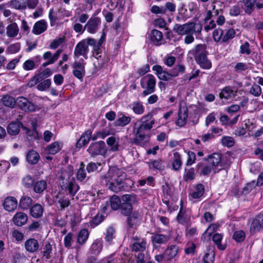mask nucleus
<instances>
[{"label": "nucleus", "instance_id": "f257e3e1", "mask_svg": "<svg viewBox=\"0 0 263 263\" xmlns=\"http://www.w3.org/2000/svg\"><path fill=\"white\" fill-rule=\"evenodd\" d=\"M126 173L121 168L116 166L110 167L107 173L101 177V182L115 193L125 191Z\"/></svg>", "mask_w": 263, "mask_h": 263}, {"label": "nucleus", "instance_id": "f03ea898", "mask_svg": "<svg viewBox=\"0 0 263 263\" xmlns=\"http://www.w3.org/2000/svg\"><path fill=\"white\" fill-rule=\"evenodd\" d=\"M72 175L71 167L69 166L68 170L64 171L61 176L62 180L61 188L63 190L67 192L68 194L71 197H73L80 189L74 178L72 177Z\"/></svg>", "mask_w": 263, "mask_h": 263}, {"label": "nucleus", "instance_id": "7ed1b4c3", "mask_svg": "<svg viewBox=\"0 0 263 263\" xmlns=\"http://www.w3.org/2000/svg\"><path fill=\"white\" fill-rule=\"evenodd\" d=\"M103 42L102 37L98 42L92 38H87L81 41L77 44L75 47L74 51V56L78 58L82 55L85 59H87L88 52V45L92 46L95 49H97L99 46H101Z\"/></svg>", "mask_w": 263, "mask_h": 263}, {"label": "nucleus", "instance_id": "20e7f679", "mask_svg": "<svg viewBox=\"0 0 263 263\" xmlns=\"http://www.w3.org/2000/svg\"><path fill=\"white\" fill-rule=\"evenodd\" d=\"M148 126L139 122L135 124L134 133L135 135L134 143L141 146H144L149 142L150 136L146 132L151 130Z\"/></svg>", "mask_w": 263, "mask_h": 263}, {"label": "nucleus", "instance_id": "39448f33", "mask_svg": "<svg viewBox=\"0 0 263 263\" xmlns=\"http://www.w3.org/2000/svg\"><path fill=\"white\" fill-rule=\"evenodd\" d=\"M129 247L133 252H143L147 247L146 239L135 232L129 236Z\"/></svg>", "mask_w": 263, "mask_h": 263}, {"label": "nucleus", "instance_id": "423d86ee", "mask_svg": "<svg viewBox=\"0 0 263 263\" xmlns=\"http://www.w3.org/2000/svg\"><path fill=\"white\" fill-rule=\"evenodd\" d=\"M207 161L212 165V170L214 174H216L230 166L229 163H223L220 154L218 153H213L209 155L207 158Z\"/></svg>", "mask_w": 263, "mask_h": 263}, {"label": "nucleus", "instance_id": "0eeeda50", "mask_svg": "<svg viewBox=\"0 0 263 263\" xmlns=\"http://www.w3.org/2000/svg\"><path fill=\"white\" fill-rule=\"evenodd\" d=\"M156 79L152 74H147L143 77L140 81L142 88L145 89L142 92L143 96H146L155 91L156 86Z\"/></svg>", "mask_w": 263, "mask_h": 263}, {"label": "nucleus", "instance_id": "6e6552de", "mask_svg": "<svg viewBox=\"0 0 263 263\" xmlns=\"http://www.w3.org/2000/svg\"><path fill=\"white\" fill-rule=\"evenodd\" d=\"M87 151L92 157L104 155L106 152V144L103 141L92 142L89 146Z\"/></svg>", "mask_w": 263, "mask_h": 263}, {"label": "nucleus", "instance_id": "1a4fd4ad", "mask_svg": "<svg viewBox=\"0 0 263 263\" xmlns=\"http://www.w3.org/2000/svg\"><path fill=\"white\" fill-rule=\"evenodd\" d=\"M16 105L21 110L26 112H33L36 109L35 105L24 97L17 98Z\"/></svg>", "mask_w": 263, "mask_h": 263}, {"label": "nucleus", "instance_id": "9d476101", "mask_svg": "<svg viewBox=\"0 0 263 263\" xmlns=\"http://www.w3.org/2000/svg\"><path fill=\"white\" fill-rule=\"evenodd\" d=\"M85 64L83 60L75 62L72 64V73L75 77L80 80H82L85 76Z\"/></svg>", "mask_w": 263, "mask_h": 263}, {"label": "nucleus", "instance_id": "9b49d317", "mask_svg": "<svg viewBox=\"0 0 263 263\" xmlns=\"http://www.w3.org/2000/svg\"><path fill=\"white\" fill-rule=\"evenodd\" d=\"M101 25V19L98 17H91L85 25V28L91 34L97 32Z\"/></svg>", "mask_w": 263, "mask_h": 263}, {"label": "nucleus", "instance_id": "f8f14e48", "mask_svg": "<svg viewBox=\"0 0 263 263\" xmlns=\"http://www.w3.org/2000/svg\"><path fill=\"white\" fill-rule=\"evenodd\" d=\"M263 228V213L257 215L252 220L250 228L251 233L254 234Z\"/></svg>", "mask_w": 263, "mask_h": 263}, {"label": "nucleus", "instance_id": "ddd939ff", "mask_svg": "<svg viewBox=\"0 0 263 263\" xmlns=\"http://www.w3.org/2000/svg\"><path fill=\"white\" fill-rule=\"evenodd\" d=\"M127 216V222L129 228H136L142 220L141 214L138 211H134Z\"/></svg>", "mask_w": 263, "mask_h": 263}, {"label": "nucleus", "instance_id": "4468645a", "mask_svg": "<svg viewBox=\"0 0 263 263\" xmlns=\"http://www.w3.org/2000/svg\"><path fill=\"white\" fill-rule=\"evenodd\" d=\"M25 250L29 253H34L39 249L40 245L37 240L35 238H29L24 243Z\"/></svg>", "mask_w": 263, "mask_h": 263}, {"label": "nucleus", "instance_id": "2eb2a0df", "mask_svg": "<svg viewBox=\"0 0 263 263\" xmlns=\"http://www.w3.org/2000/svg\"><path fill=\"white\" fill-rule=\"evenodd\" d=\"M153 70L160 80L169 81L172 78L170 73L164 70L162 67L159 65H155L153 67Z\"/></svg>", "mask_w": 263, "mask_h": 263}, {"label": "nucleus", "instance_id": "dca6fc26", "mask_svg": "<svg viewBox=\"0 0 263 263\" xmlns=\"http://www.w3.org/2000/svg\"><path fill=\"white\" fill-rule=\"evenodd\" d=\"M188 117V109L186 107H180L178 112V119L176 121V124L182 127L185 125Z\"/></svg>", "mask_w": 263, "mask_h": 263}, {"label": "nucleus", "instance_id": "f3484780", "mask_svg": "<svg viewBox=\"0 0 263 263\" xmlns=\"http://www.w3.org/2000/svg\"><path fill=\"white\" fill-rule=\"evenodd\" d=\"M173 30L177 34L181 35L190 34L191 33V22L183 25L175 24Z\"/></svg>", "mask_w": 263, "mask_h": 263}, {"label": "nucleus", "instance_id": "a211bd4d", "mask_svg": "<svg viewBox=\"0 0 263 263\" xmlns=\"http://www.w3.org/2000/svg\"><path fill=\"white\" fill-rule=\"evenodd\" d=\"M47 29V23L44 20L36 22L33 27L32 32L35 35H40Z\"/></svg>", "mask_w": 263, "mask_h": 263}, {"label": "nucleus", "instance_id": "6ab92c4d", "mask_svg": "<svg viewBox=\"0 0 263 263\" xmlns=\"http://www.w3.org/2000/svg\"><path fill=\"white\" fill-rule=\"evenodd\" d=\"M191 52L194 55L195 60L198 58L208 54V52L206 51V46L205 44H198L194 47V48L191 51Z\"/></svg>", "mask_w": 263, "mask_h": 263}, {"label": "nucleus", "instance_id": "aec40b11", "mask_svg": "<svg viewBox=\"0 0 263 263\" xmlns=\"http://www.w3.org/2000/svg\"><path fill=\"white\" fill-rule=\"evenodd\" d=\"M3 205L6 210L9 212L13 211L17 206V200L13 197H8L5 199Z\"/></svg>", "mask_w": 263, "mask_h": 263}, {"label": "nucleus", "instance_id": "412c9836", "mask_svg": "<svg viewBox=\"0 0 263 263\" xmlns=\"http://www.w3.org/2000/svg\"><path fill=\"white\" fill-rule=\"evenodd\" d=\"M63 147V144L59 141H55L48 145L45 148V151L48 154L55 155L60 152Z\"/></svg>", "mask_w": 263, "mask_h": 263}, {"label": "nucleus", "instance_id": "4be33fe9", "mask_svg": "<svg viewBox=\"0 0 263 263\" xmlns=\"http://www.w3.org/2000/svg\"><path fill=\"white\" fill-rule=\"evenodd\" d=\"M92 131L90 129L86 130L79 138L76 143V147L81 148L88 143L91 139Z\"/></svg>", "mask_w": 263, "mask_h": 263}, {"label": "nucleus", "instance_id": "5701e85b", "mask_svg": "<svg viewBox=\"0 0 263 263\" xmlns=\"http://www.w3.org/2000/svg\"><path fill=\"white\" fill-rule=\"evenodd\" d=\"M179 247L177 245H171L164 251L165 260H170L174 258L178 253Z\"/></svg>", "mask_w": 263, "mask_h": 263}, {"label": "nucleus", "instance_id": "b1692460", "mask_svg": "<svg viewBox=\"0 0 263 263\" xmlns=\"http://www.w3.org/2000/svg\"><path fill=\"white\" fill-rule=\"evenodd\" d=\"M139 122L143 125L148 126L151 129L155 123V120L153 118V114L152 112L143 116L139 120Z\"/></svg>", "mask_w": 263, "mask_h": 263}, {"label": "nucleus", "instance_id": "393cba45", "mask_svg": "<svg viewBox=\"0 0 263 263\" xmlns=\"http://www.w3.org/2000/svg\"><path fill=\"white\" fill-rule=\"evenodd\" d=\"M21 123L18 122H12L9 123L7 127V133L11 136L17 135L20 131Z\"/></svg>", "mask_w": 263, "mask_h": 263}, {"label": "nucleus", "instance_id": "a878e982", "mask_svg": "<svg viewBox=\"0 0 263 263\" xmlns=\"http://www.w3.org/2000/svg\"><path fill=\"white\" fill-rule=\"evenodd\" d=\"M151 240L154 245L164 244L169 240V237L166 235L154 234L151 237Z\"/></svg>", "mask_w": 263, "mask_h": 263}, {"label": "nucleus", "instance_id": "bb28decb", "mask_svg": "<svg viewBox=\"0 0 263 263\" xmlns=\"http://www.w3.org/2000/svg\"><path fill=\"white\" fill-rule=\"evenodd\" d=\"M14 223L17 226H22L25 224L27 221V215L23 212H18L15 214L13 217Z\"/></svg>", "mask_w": 263, "mask_h": 263}, {"label": "nucleus", "instance_id": "cd10ccee", "mask_svg": "<svg viewBox=\"0 0 263 263\" xmlns=\"http://www.w3.org/2000/svg\"><path fill=\"white\" fill-rule=\"evenodd\" d=\"M19 31L18 27L16 23H12L7 26L6 28V34L9 37H16Z\"/></svg>", "mask_w": 263, "mask_h": 263}, {"label": "nucleus", "instance_id": "c85d7f7f", "mask_svg": "<svg viewBox=\"0 0 263 263\" xmlns=\"http://www.w3.org/2000/svg\"><path fill=\"white\" fill-rule=\"evenodd\" d=\"M162 37L163 35L161 31L157 29L152 30L150 34V39L154 45L157 46L160 45V42L162 41Z\"/></svg>", "mask_w": 263, "mask_h": 263}, {"label": "nucleus", "instance_id": "c756f323", "mask_svg": "<svg viewBox=\"0 0 263 263\" xmlns=\"http://www.w3.org/2000/svg\"><path fill=\"white\" fill-rule=\"evenodd\" d=\"M200 67L205 69H209L212 67L211 61L208 59L207 54H204L195 60Z\"/></svg>", "mask_w": 263, "mask_h": 263}, {"label": "nucleus", "instance_id": "7c9ffc66", "mask_svg": "<svg viewBox=\"0 0 263 263\" xmlns=\"http://www.w3.org/2000/svg\"><path fill=\"white\" fill-rule=\"evenodd\" d=\"M40 158L39 153L34 150L29 151L26 155L27 161L30 164H36Z\"/></svg>", "mask_w": 263, "mask_h": 263}, {"label": "nucleus", "instance_id": "2f4dec72", "mask_svg": "<svg viewBox=\"0 0 263 263\" xmlns=\"http://www.w3.org/2000/svg\"><path fill=\"white\" fill-rule=\"evenodd\" d=\"M30 213L33 217L39 218L42 216L43 208L40 204H35L31 208Z\"/></svg>", "mask_w": 263, "mask_h": 263}, {"label": "nucleus", "instance_id": "473e14b6", "mask_svg": "<svg viewBox=\"0 0 263 263\" xmlns=\"http://www.w3.org/2000/svg\"><path fill=\"white\" fill-rule=\"evenodd\" d=\"M47 184L45 180H40L34 183L33 191L36 193H42L47 188Z\"/></svg>", "mask_w": 263, "mask_h": 263}, {"label": "nucleus", "instance_id": "72a5a7b5", "mask_svg": "<svg viewBox=\"0 0 263 263\" xmlns=\"http://www.w3.org/2000/svg\"><path fill=\"white\" fill-rule=\"evenodd\" d=\"M89 232L85 229H82L79 233L77 238V242L80 245L85 243L89 237Z\"/></svg>", "mask_w": 263, "mask_h": 263}, {"label": "nucleus", "instance_id": "f704fd0d", "mask_svg": "<svg viewBox=\"0 0 263 263\" xmlns=\"http://www.w3.org/2000/svg\"><path fill=\"white\" fill-rule=\"evenodd\" d=\"M100 47L98 48L95 49L93 47V56L97 59V61L94 63L95 66L97 70L104 67V63H100V59L102 57L101 53L99 51Z\"/></svg>", "mask_w": 263, "mask_h": 263}, {"label": "nucleus", "instance_id": "c9c22d12", "mask_svg": "<svg viewBox=\"0 0 263 263\" xmlns=\"http://www.w3.org/2000/svg\"><path fill=\"white\" fill-rule=\"evenodd\" d=\"M32 203V199L31 197L23 196L20 200L19 206L23 210L28 209Z\"/></svg>", "mask_w": 263, "mask_h": 263}, {"label": "nucleus", "instance_id": "e433bc0d", "mask_svg": "<svg viewBox=\"0 0 263 263\" xmlns=\"http://www.w3.org/2000/svg\"><path fill=\"white\" fill-rule=\"evenodd\" d=\"M103 247V243L101 240L97 239L92 243L90 247V251L92 254L98 255L101 251Z\"/></svg>", "mask_w": 263, "mask_h": 263}, {"label": "nucleus", "instance_id": "4c0bfd02", "mask_svg": "<svg viewBox=\"0 0 263 263\" xmlns=\"http://www.w3.org/2000/svg\"><path fill=\"white\" fill-rule=\"evenodd\" d=\"M182 165L180 155L178 152H175L173 154L172 167L175 171L180 170Z\"/></svg>", "mask_w": 263, "mask_h": 263}, {"label": "nucleus", "instance_id": "58836bf2", "mask_svg": "<svg viewBox=\"0 0 263 263\" xmlns=\"http://www.w3.org/2000/svg\"><path fill=\"white\" fill-rule=\"evenodd\" d=\"M131 121L130 117L126 116L124 115L118 116V119L115 122V126H124L127 125Z\"/></svg>", "mask_w": 263, "mask_h": 263}, {"label": "nucleus", "instance_id": "ea45409f", "mask_svg": "<svg viewBox=\"0 0 263 263\" xmlns=\"http://www.w3.org/2000/svg\"><path fill=\"white\" fill-rule=\"evenodd\" d=\"M10 5L16 9H25L27 7V0H11Z\"/></svg>", "mask_w": 263, "mask_h": 263}, {"label": "nucleus", "instance_id": "a19ab883", "mask_svg": "<svg viewBox=\"0 0 263 263\" xmlns=\"http://www.w3.org/2000/svg\"><path fill=\"white\" fill-rule=\"evenodd\" d=\"M204 192V187L203 184H198L195 188V191L191 194V196L194 199H198L201 197Z\"/></svg>", "mask_w": 263, "mask_h": 263}, {"label": "nucleus", "instance_id": "79ce46f5", "mask_svg": "<svg viewBox=\"0 0 263 263\" xmlns=\"http://www.w3.org/2000/svg\"><path fill=\"white\" fill-rule=\"evenodd\" d=\"M3 104L7 107L13 108L16 105V100L10 96L6 95L2 98Z\"/></svg>", "mask_w": 263, "mask_h": 263}, {"label": "nucleus", "instance_id": "37998d69", "mask_svg": "<svg viewBox=\"0 0 263 263\" xmlns=\"http://www.w3.org/2000/svg\"><path fill=\"white\" fill-rule=\"evenodd\" d=\"M121 213L124 216H128L132 213L133 206L131 203L122 202L120 206Z\"/></svg>", "mask_w": 263, "mask_h": 263}, {"label": "nucleus", "instance_id": "c03bdc74", "mask_svg": "<svg viewBox=\"0 0 263 263\" xmlns=\"http://www.w3.org/2000/svg\"><path fill=\"white\" fill-rule=\"evenodd\" d=\"M106 143L108 146L111 148V150L114 152L118 151L119 145L117 138L115 136H111L107 138Z\"/></svg>", "mask_w": 263, "mask_h": 263}, {"label": "nucleus", "instance_id": "a18cd8bd", "mask_svg": "<svg viewBox=\"0 0 263 263\" xmlns=\"http://www.w3.org/2000/svg\"><path fill=\"white\" fill-rule=\"evenodd\" d=\"M85 166V165L84 162H81L80 164V167L77 173V178L78 181H82L86 177Z\"/></svg>", "mask_w": 263, "mask_h": 263}, {"label": "nucleus", "instance_id": "49530a36", "mask_svg": "<svg viewBox=\"0 0 263 263\" xmlns=\"http://www.w3.org/2000/svg\"><path fill=\"white\" fill-rule=\"evenodd\" d=\"M120 198L117 195H113L110 198V204L114 210L119 209L121 205Z\"/></svg>", "mask_w": 263, "mask_h": 263}, {"label": "nucleus", "instance_id": "de8ad7c7", "mask_svg": "<svg viewBox=\"0 0 263 263\" xmlns=\"http://www.w3.org/2000/svg\"><path fill=\"white\" fill-rule=\"evenodd\" d=\"M233 90L231 89L230 86H227L224 87L221 91L219 93V97L220 99H229L231 98Z\"/></svg>", "mask_w": 263, "mask_h": 263}, {"label": "nucleus", "instance_id": "09e8293b", "mask_svg": "<svg viewBox=\"0 0 263 263\" xmlns=\"http://www.w3.org/2000/svg\"><path fill=\"white\" fill-rule=\"evenodd\" d=\"M132 110L137 115H142L145 110L142 104L140 102H134L132 104Z\"/></svg>", "mask_w": 263, "mask_h": 263}, {"label": "nucleus", "instance_id": "8fccbe9b", "mask_svg": "<svg viewBox=\"0 0 263 263\" xmlns=\"http://www.w3.org/2000/svg\"><path fill=\"white\" fill-rule=\"evenodd\" d=\"M214 258V251L212 249H209L203 257V263H213Z\"/></svg>", "mask_w": 263, "mask_h": 263}, {"label": "nucleus", "instance_id": "3c124183", "mask_svg": "<svg viewBox=\"0 0 263 263\" xmlns=\"http://www.w3.org/2000/svg\"><path fill=\"white\" fill-rule=\"evenodd\" d=\"M150 168H153L157 170L162 171L164 169V165L163 164L162 161L160 159L151 161L148 162Z\"/></svg>", "mask_w": 263, "mask_h": 263}, {"label": "nucleus", "instance_id": "603ef678", "mask_svg": "<svg viewBox=\"0 0 263 263\" xmlns=\"http://www.w3.org/2000/svg\"><path fill=\"white\" fill-rule=\"evenodd\" d=\"M213 240L217 246L218 248L220 250H224L226 248L225 245L221 244L222 236L220 234L216 233L213 236Z\"/></svg>", "mask_w": 263, "mask_h": 263}, {"label": "nucleus", "instance_id": "864d4df0", "mask_svg": "<svg viewBox=\"0 0 263 263\" xmlns=\"http://www.w3.org/2000/svg\"><path fill=\"white\" fill-rule=\"evenodd\" d=\"M236 32L233 28L227 30L223 34L222 38V42L223 43H228L230 40L233 39L235 36Z\"/></svg>", "mask_w": 263, "mask_h": 263}, {"label": "nucleus", "instance_id": "5fc2aeb1", "mask_svg": "<svg viewBox=\"0 0 263 263\" xmlns=\"http://www.w3.org/2000/svg\"><path fill=\"white\" fill-rule=\"evenodd\" d=\"M185 66L182 64H179L176 66L172 70L170 71L171 78L176 77L178 76L179 73H183L185 71Z\"/></svg>", "mask_w": 263, "mask_h": 263}, {"label": "nucleus", "instance_id": "6e6d98bb", "mask_svg": "<svg viewBox=\"0 0 263 263\" xmlns=\"http://www.w3.org/2000/svg\"><path fill=\"white\" fill-rule=\"evenodd\" d=\"M62 52V49H58L54 54H52L50 51H47L45 52L43 55V58L44 60L50 61L54 56L57 55V58L56 59V61L58 60L60 57L61 53Z\"/></svg>", "mask_w": 263, "mask_h": 263}, {"label": "nucleus", "instance_id": "4d7b16f0", "mask_svg": "<svg viewBox=\"0 0 263 263\" xmlns=\"http://www.w3.org/2000/svg\"><path fill=\"white\" fill-rule=\"evenodd\" d=\"M197 168L199 170L201 167L200 172V174L203 176H208L211 173L212 167L209 165L203 166L202 163H198L197 166Z\"/></svg>", "mask_w": 263, "mask_h": 263}, {"label": "nucleus", "instance_id": "13d9d810", "mask_svg": "<svg viewBox=\"0 0 263 263\" xmlns=\"http://www.w3.org/2000/svg\"><path fill=\"white\" fill-rule=\"evenodd\" d=\"M115 233L116 230L112 227H108L105 233V240L108 242H111L115 237Z\"/></svg>", "mask_w": 263, "mask_h": 263}, {"label": "nucleus", "instance_id": "bf43d9fd", "mask_svg": "<svg viewBox=\"0 0 263 263\" xmlns=\"http://www.w3.org/2000/svg\"><path fill=\"white\" fill-rule=\"evenodd\" d=\"M177 220L179 223L184 224L187 222V218L185 212L183 210L182 207L180 208V211L177 216Z\"/></svg>", "mask_w": 263, "mask_h": 263}, {"label": "nucleus", "instance_id": "052dcab7", "mask_svg": "<svg viewBox=\"0 0 263 263\" xmlns=\"http://www.w3.org/2000/svg\"><path fill=\"white\" fill-rule=\"evenodd\" d=\"M34 183V179L29 175L26 176L22 180L23 185L27 189L31 188Z\"/></svg>", "mask_w": 263, "mask_h": 263}, {"label": "nucleus", "instance_id": "680f3d73", "mask_svg": "<svg viewBox=\"0 0 263 263\" xmlns=\"http://www.w3.org/2000/svg\"><path fill=\"white\" fill-rule=\"evenodd\" d=\"M51 252V245L48 242H46L43 248V251H42L43 256L45 257L47 259H48L51 257L50 254Z\"/></svg>", "mask_w": 263, "mask_h": 263}, {"label": "nucleus", "instance_id": "e2e57ef3", "mask_svg": "<svg viewBox=\"0 0 263 263\" xmlns=\"http://www.w3.org/2000/svg\"><path fill=\"white\" fill-rule=\"evenodd\" d=\"M251 50L250 48V44L248 42H245L240 46L239 53L242 54H246L247 55L251 54Z\"/></svg>", "mask_w": 263, "mask_h": 263}, {"label": "nucleus", "instance_id": "0e129e2a", "mask_svg": "<svg viewBox=\"0 0 263 263\" xmlns=\"http://www.w3.org/2000/svg\"><path fill=\"white\" fill-rule=\"evenodd\" d=\"M223 34V31L221 28H218L215 29L213 32V36L214 41L218 42L221 40H222Z\"/></svg>", "mask_w": 263, "mask_h": 263}, {"label": "nucleus", "instance_id": "69168bd1", "mask_svg": "<svg viewBox=\"0 0 263 263\" xmlns=\"http://www.w3.org/2000/svg\"><path fill=\"white\" fill-rule=\"evenodd\" d=\"M58 202L60 204L62 210L68 207L70 203L69 198L65 196L60 197Z\"/></svg>", "mask_w": 263, "mask_h": 263}, {"label": "nucleus", "instance_id": "338daca9", "mask_svg": "<svg viewBox=\"0 0 263 263\" xmlns=\"http://www.w3.org/2000/svg\"><path fill=\"white\" fill-rule=\"evenodd\" d=\"M64 41H65V37L64 36L60 37L58 39H54L50 43L49 47L52 49H55L60 45H61L63 43H64Z\"/></svg>", "mask_w": 263, "mask_h": 263}, {"label": "nucleus", "instance_id": "774afa93", "mask_svg": "<svg viewBox=\"0 0 263 263\" xmlns=\"http://www.w3.org/2000/svg\"><path fill=\"white\" fill-rule=\"evenodd\" d=\"M21 46L18 43L9 45L6 49L7 52L10 54L15 53L20 50Z\"/></svg>", "mask_w": 263, "mask_h": 263}]
</instances>
